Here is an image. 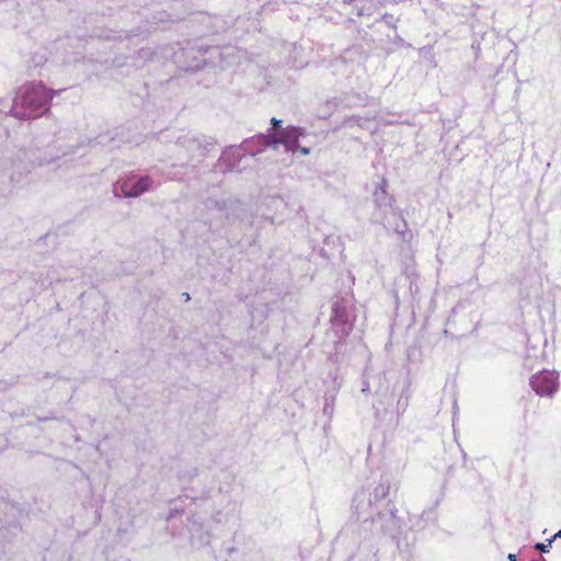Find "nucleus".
<instances>
[{
  "label": "nucleus",
  "mask_w": 561,
  "mask_h": 561,
  "mask_svg": "<svg viewBox=\"0 0 561 561\" xmlns=\"http://www.w3.org/2000/svg\"><path fill=\"white\" fill-rule=\"evenodd\" d=\"M559 375L554 370H541L530 378V386L540 397H551L559 387Z\"/></svg>",
  "instance_id": "423d86ee"
},
{
  "label": "nucleus",
  "mask_w": 561,
  "mask_h": 561,
  "mask_svg": "<svg viewBox=\"0 0 561 561\" xmlns=\"http://www.w3.org/2000/svg\"><path fill=\"white\" fill-rule=\"evenodd\" d=\"M183 510H180L175 506L170 511L169 515L167 516V520L173 519L176 515L181 514Z\"/></svg>",
  "instance_id": "2eb2a0df"
},
{
  "label": "nucleus",
  "mask_w": 561,
  "mask_h": 561,
  "mask_svg": "<svg viewBox=\"0 0 561 561\" xmlns=\"http://www.w3.org/2000/svg\"><path fill=\"white\" fill-rule=\"evenodd\" d=\"M394 43L397 45H399V46H403L404 45V41L399 35H396Z\"/></svg>",
  "instance_id": "a211bd4d"
},
{
  "label": "nucleus",
  "mask_w": 561,
  "mask_h": 561,
  "mask_svg": "<svg viewBox=\"0 0 561 561\" xmlns=\"http://www.w3.org/2000/svg\"><path fill=\"white\" fill-rule=\"evenodd\" d=\"M342 1H343V3H350V2H352L353 0H342Z\"/></svg>",
  "instance_id": "bb28decb"
},
{
  "label": "nucleus",
  "mask_w": 561,
  "mask_h": 561,
  "mask_svg": "<svg viewBox=\"0 0 561 561\" xmlns=\"http://www.w3.org/2000/svg\"><path fill=\"white\" fill-rule=\"evenodd\" d=\"M253 142H256L255 136L247 139L242 142L241 146H231L226 148L221 157L219 158V165L225 167L222 169L224 172H233V171H241L243 167L241 165V161L247 156L254 157L255 154L262 152V150H253L251 148V145Z\"/></svg>",
  "instance_id": "39448f33"
},
{
  "label": "nucleus",
  "mask_w": 561,
  "mask_h": 561,
  "mask_svg": "<svg viewBox=\"0 0 561 561\" xmlns=\"http://www.w3.org/2000/svg\"><path fill=\"white\" fill-rule=\"evenodd\" d=\"M298 150H299L304 156H307V154H309V152H310V149H309V148H307V147H299V146H298Z\"/></svg>",
  "instance_id": "6ab92c4d"
},
{
  "label": "nucleus",
  "mask_w": 561,
  "mask_h": 561,
  "mask_svg": "<svg viewBox=\"0 0 561 561\" xmlns=\"http://www.w3.org/2000/svg\"><path fill=\"white\" fill-rule=\"evenodd\" d=\"M271 123H272V125H273V128H277V127H279V126H280L282 121H279V119H277V118L273 117V118L271 119Z\"/></svg>",
  "instance_id": "f3484780"
},
{
  "label": "nucleus",
  "mask_w": 561,
  "mask_h": 561,
  "mask_svg": "<svg viewBox=\"0 0 561 561\" xmlns=\"http://www.w3.org/2000/svg\"><path fill=\"white\" fill-rule=\"evenodd\" d=\"M405 228H407L405 221H404V220H402L401 226H400V225H398V226L396 227L394 231H396L397 233H399V234H401V236H403V237H404Z\"/></svg>",
  "instance_id": "dca6fc26"
},
{
  "label": "nucleus",
  "mask_w": 561,
  "mask_h": 561,
  "mask_svg": "<svg viewBox=\"0 0 561 561\" xmlns=\"http://www.w3.org/2000/svg\"><path fill=\"white\" fill-rule=\"evenodd\" d=\"M231 513H232V515H231L232 517H234V516L237 517L238 516L239 511H238V507H237L236 504H232Z\"/></svg>",
  "instance_id": "412c9836"
},
{
  "label": "nucleus",
  "mask_w": 561,
  "mask_h": 561,
  "mask_svg": "<svg viewBox=\"0 0 561 561\" xmlns=\"http://www.w3.org/2000/svg\"><path fill=\"white\" fill-rule=\"evenodd\" d=\"M184 298H185L186 300H190V295H188V294H185V295H184Z\"/></svg>",
  "instance_id": "a878e982"
},
{
  "label": "nucleus",
  "mask_w": 561,
  "mask_h": 561,
  "mask_svg": "<svg viewBox=\"0 0 561 561\" xmlns=\"http://www.w3.org/2000/svg\"><path fill=\"white\" fill-rule=\"evenodd\" d=\"M382 21H383L388 26L393 27V28L396 27V19H394V16H393V15H391V14H385V15L382 16Z\"/></svg>",
  "instance_id": "f8f14e48"
},
{
  "label": "nucleus",
  "mask_w": 561,
  "mask_h": 561,
  "mask_svg": "<svg viewBox=\"0 0 561 561\" xmlns=\"http://www.w3.org/2000/svg\"><path fill=\"white\" fill-rule=\"evenodd\" d=\"M260 147H261V146H260V144H259V142H253V144L251 145V148H252L253 150H256V149H257V148H260Z\"/></svg>",
  "instance_id": "5701e85b"
},
{
  "label": "nucleus",
  "mask_w": 561,
  "mask_h": 561,
  "mask_svg": "<svg viewBox=\"0 0 561 561\" xmlns=\"http://www.w3.org/2000/svg\"><path fill=\"white\" fill-rule=\"evenodd\" d=\"M333 412H334V399L333 398H331V399L325 398V402H324V405H323V413L327 416L331 417Z\"/></svg>",
  "instance_id": "9d476101"
},
{
  "label": "nucleus",
  "mask_w": 561,
  "mask_h": 561,
  "mask_svg": "<svg viewBox=\"0 0 561 561\" xmlns=\"http://www.w3.org/2000/svg\"><path fill=\"white\" fill-rule=\"evenodd\" d=\"M158 186L151 176L133 174L126 179H121L113 186V193L116 197H138L141 194L152 191Z\"/></svg>",
  "instance_id": "7ed1b4c3"
},
{
  "label": "nucleus",
  "mask_w": 561,
  "mask_h": 561,
  "mask_svg": "<svg viewBox=\"0 0 561 561\" xmlns=\"http://www.w3.org/2000/svg\"><path fill=\"white\" fill-rule=\"evenodd\" d=\"M559 537H561V530H559L551 539L554 541Z\"/></svg>",
  "instance_id": "b1692460"
},
{
  "label": "nucleus",
  "mask_w": 561,
  "mask_h": 561,
  "mask_svg": "<svg viewBox=\"0 0 561 561\" xmlns=\"http://www.w3.org/2000/svg\"><path fill=\"white\" fill-rule=\"evenodd\" d=\"M363 14H364V13H363V11H362V10H358L357 15H359V16H360V15H363Z\"/></svg>",
  "instance_id": "cd10ccee"
},
{
  "label": "nucleus",
  "mask_w": 561,
  "mask_h": 561,
  "mask_svg": "<svg viewBox=\"0 0 561 561\" xmlns=\"http://www.w3.org/2000/svg\"><path fill=\"white\" fill-rule=\"evenodd\" d=\"M191 542L194 547H203L209 543V533L203 529V525L195 519L190 520Z\"/></svg>",
  "instance_id": "6e6552de"
},
{
  "label": "nucleus",
  "mask_w": 561,
  "mask_h": 561,
  "mask_svg": "<svg viewBox=\"0 0 561 561\" xmlns=\"http://www.w3.org/2000/svg\"><path fill=\"white\" fill-rule=\"evenodd\" d=\"M206 207H208V208L216 207V208L222 209L225 207V203L210 199V201L206 202Z\"/></svg>",
  "instance_id": "ddd939ff"
},
{
  "label": "nucleus",
  "mask_w": 561,
  "mask_h": 561,
  "mask_svg": "<svg viewBox=\"0 0 561 561\" xmlns=\"http://www.w3.org/2000/svg\"><path fill=\"white\" fill-rule=\"evenodd\" d=\"M355 319L354 307L348 299L339 298L332 305L331 330L337 337L335 343L343 342L353 330Z\"/></svg>",
  "instance_id": "f03ea898"
},
{
  "label": "nucleus",
  "mask_w": 561,
  "mask_h": 561,
  "mask_svg": "<svg viewBox=\"0 0 561 561\" xmlns=\"http://www.w3.org/2000/svg\"><path fill=\"white\" fill-rule=\"evenodd\" d=\"M507 559H508L510 561H516V560H517V557H516V554H514V553H510V554L507 556Z\"/></svg>",
  "instance_id": "4be33fe9"
},
{
  "label": "nucleus",
  "mask_w": 561,
  "mask_h": 561,
  "mask_svg": "<svg viewBox=\"0 0 561 561\" xmlns=\"http://www.w3.org/2000/svg\"><path fill=\"white\" fill-rule=\"evenodd\" d=\"M390 488V479L381 476L373 489H363L354 495L352 507L358 518L380 522L381 530L393 535L400 528V520L389 499Z\"/></svg>",
  "instance_id": "f257e3e1"
},
{
  "label": "nucleus",
  "mask_w": 561,
  "mask_h": 561,
  "mask_svg": "<svg viewBox=\"0 0 561 561\" xmlns=\"http://www.w3.org/2000/svg\"><path fill=\"white\" fill-rule=\"evenodd\" d=\"M362 391H363V392H369V391H370L368 381H366V380H365V381L363 382Z\"/></svg>",
  "instance_id": "aec40b11"
},
{
  "label": "nucleus",
  "mask_w": 561,
  "mask_h": 561,
  "mask_svg": "<svg viewBox=\"0 0 561 561\" xmlns=\"http://www.w3.org/2000/svg\"><path fill=\"white\" fill-rule=\"evenodd\" d=\"M386 180H382L374 191V202L378 207L391 206V196L386 191Z\"/></svg>",
  "instance_id": "1a4fd4ad"
},
{
  "label": "nucleus",
  "mask_w": 561,
  "mask_h": 561,
  "mask_svg": "<svg viewBox=\"0 0 561 561\" xmlns=\"http://www.w3.org/2000/svg\"><path fill=\"white\" fill-rule=\"evenodd\" d=\"M552 542H553V539H548L547 543L538 542V543H536L535 549L540 552H548Z\"/></svg>",
  "instance_id": "9b49d317"
},
{
  "label": "nucleus",
  "mask_w": 561,
  "mask_h": 561,
  "mask_svg": "<svg viewBox=\"0 0 561 561\" xmlns=\"http://www.w3.org/2000/svg\"><path fill=\"white\" fill-rule=\"evenodd\" d=\"M192 146H193V147H198V145L196 144V141H193V142H192Z\"/></svg>",
  "instance_id": "c85d7f7f"
},
{
  "label": "nucleus",
  "mask_w": 561,
  "mask_h": 561,
  "mask_svg": "<svg viewBox=\"0 0 561 561\" xmlns=\"http://www.w3.org/2000/svg\"><path fill=\"white\" fill-rule=\"evenodd\" d=\"M304 135L305 130L302 128L291 126L284 129L278 137L270 130L266 135H256L255 140L261 146L259 150L262 151L267 146H272L276 149L277 146L282 144L285 146L286 151L296 152L298 151V140Z\"/></svg>",
  "instance_id": "20e7f679"
},
{
  "label": "nucleus",
  "mask_w": 561,
  "mask_h": 561,
  "mask_svg": "<svg viewBox=\"0 0 561 561\" xmlns=\"http://www.w3.org/2000/svg\"><path fill=\"white\" fill-rule=\"evenodd\" d=\"M61 90H51L37 82V118L48 114L50 101L55 95H58Z\"/></svg>",
  "instance_id": "0eeeda50"
},
{
  "label": "nucleus",
  "mask_w": 561,
  "mask_h": 561,
  "mask_svg": "<svg viewBox=\"0 0 561 561\" xmlns=\"http://www.w3.org/2000/svg\"><path fill=\"white\" fill-rule=\"evenodd\" d=\"M214 522L216 523H227L229 520V516L228 514L225 515V516H221L220 513H217L214 517H213Z\"/></svg>",
  "instance_id": "4468645a"
},
{
  "label": "nucleus",
  "mask_w": 561,
  "mask_h": 561,
  "mask_svg": "<svg viewBox=\"0 0 561 561\" xmlns=\"http://www.w3.org/2000/svg\"><path fill=\"white\" fill-rule=\"evenodd\" d=\"M531 561H546V560L542 557H539V558H537L535 560H531Z\"/></svg>",
  "instance_id": "393cba45"
}]
</instances>
